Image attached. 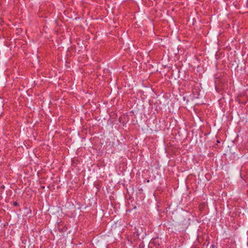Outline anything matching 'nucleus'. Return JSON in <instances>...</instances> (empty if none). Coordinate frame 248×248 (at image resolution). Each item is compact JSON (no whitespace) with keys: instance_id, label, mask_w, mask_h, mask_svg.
I'll return each mask as SVG.
<instances>
[{"instance_id":"nucleus-1","label":"nucleus","mask_w":248,"mask_h":248,"mask_svg":"<svg viewBox=\"0 0 248 248\" xmlns=\"http://www.w3.org/2000/svg\"><path fill=\"white\" fill-rule=\"evenodd\" d=\"M14 205H17V202H15L14 203Z\"/></svg>"}]
</instances>
